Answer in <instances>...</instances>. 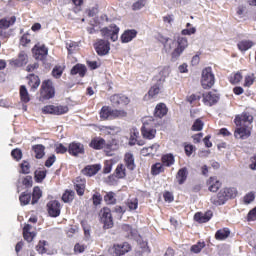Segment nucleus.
Listing matches in <instances>:
<instances>
[{
	"label": "nucleus",
	"instance_id": "f257e3e1",
	"mask_svg": "<svg viewBox=\"0 0 256 256\" xmlns=\"http://www.w3.org/2000/svg\"><path fill=\"white\" fill-rule=\"evenodd\" d=\"M43 197V191H41V188L39 186H35L33 188V192L25 191L22 192L19 196V201L21 205H37L39 203V199Z\"/></svg>",
	"mask_w": 256,
	"mask_h": 256
},
{
	"label": "nucleus",
	"instance_id": "f03ea898",
	"mask_svg": "<svg viewBox=\"0 0 256 256\" xmlns=\"http://www.w3.org/2000/svg\"><path fill=\"white\" fill-rule=\"evenodd\" d=\"M157 125L152 117L144 119L143 125L141 127V135L143 139H148L151 141L157 135Z\"/></svg>",
	"mask_w": 256,
	"mask_h": 256
},
{
	"label": "nucleus",
	"instance_id": "7ed1b4c3",
	"mask_svg": "<svg viewBox=\"0 0 256 256\" xmlns=\"http://www.w3.org/2000/svg\"><path fill=\"white\" fill-rule=\"evenodd\" d=\"M55 97V86H53V81L44 80L40 87V101H49Z\"/></svg>",
	"mask_w": 256,
	"mask_h": 256
},
{
	"label": "nucleus",
	"instance_id": "20e7f679",
	"mask_svg": "<svg viewBox=\"0 0 256 256\" xmlns=\"http://www.w3.org/2000/svg\"><path fill=\"white\" fill-rule=\"evenodd\" d=\"M187 47H189V40H187V37L179 36L176 40V48L171 53L172 59L175 61L179 59Z\"/></svg>",
	"mask_w": 256,
	"mask_h": 256
},
{
	"label": "nucleus",
	"instance_id": "39448f33",
	"mask_svg": "<svg viewBox=\"0 0 256 256\" xmlns=\"http://www.w3.org/2000/svg\"><path fill=\"white\" fill-rule=\"evenodd\" d=\"M201 85L204 89H211L215 85V75L211 67L202 70Z\"/></svg>",
	"mask_w": 256,
	"mask_h": 256
},
{
	"label": "nucleus",
	"instance_id": "423d86ee",
	"mask_svg": "<svg viewBox=\"0 0 256 256\" xmlns=\"http://www.w3.org/2000/svg\"><path fill=\"white\" fill-rule=\"evenodd\" d=\"M93 47L99 57H105V55H109L111 51V42L105 39H97Z\"/></svg>",
	"mask_w": 256,
	"mask_h": 256
},
{
	"label": "nucleus",
	"instance_id": "0eeeda50",
	"mask_svg": "<svg viewBox=\"0 0 256 256\" xmlns=\"http://www.w3.org/2000/svg\"><path fill=\"white\" fill-rule=\"evenodd\" d=\"M119 27L116 24H111L108 27H104L100 30L102 37H109V39L115 43L119 39Z\"/></svg>",
	"mask_w": 256,
	"mask_h": 256
},
{
	"label": "nucleus",
	"instance_id": "6e6552de",
	"mask_svg": "<svg viewBox=\"0 0 256 256\" xmlns=\"http://www.w3.org/2000/svg\"><path fill=\"white\" fill-rule=\"evenodd\" d=\"M100 221L104 225V229H112L113 215L111 214V209L108 207H103L100 211Z\"/></svg>",
	"mask_w": 256,
	"mask_h": 256
},
{
	"label": "nucleus",
	"instance_id": "1a4fd4ad",
	"mask_svg": "<svg viewBox=\"0 0 256 256\" xmlns=\"http://www.w3.org/2000/svg\"><path fill=\"white\" fill-rule=\"evenodd\" d=\"M253 129L252 126H249L247 124H243L241 126H237V128L234 131V137L235 139H249L251 137V130Z\"/></svg>",
	"mask_w": 256,
	"mask_h": 256
},
{
	"label": "nucleus",
	"instance_id": "9d476101",
	"mask_svg": "<svg viewBox=\"0 0 256 256\" xmlns=\"http://www.w3.org/2000/svg\"><path fill=\"white\" fill-rule=\"evenodd\" d=\"M32 53L37 61H45L49 55V48L45 45H35L32 48Z\"/></svg>",
	"mask_w": 256,
	"mask_h": 256
},
{
	"label": "nucleus",
	"instance_id": "9b49d317",
	"mask_svg": "<svg viewBox=\"0 0 256 256\" xmlns=\"http://www.w3.org/2000/svg\"><path fill=\"white\" fill-rule=\"evenodd\" d=\"M131 251V244L129 242H123L121 244H114L112 247L113 256H123Z\"/></svg>",
	"mask_w": 256,
	"mask_h": 256
},
{
	"label": "nucleus",
	"instance_id": "f8f14e48",
	"mask_svg": "<svg viewBox=\"0 0 256 256\" xmlns=\"http://www.w3.org/2000/svg\"><path fill=\"white\" fill-rule=\"evenodd\" d=\"M68 153L72 157H79V155H85V146L80 142H72L68 146Z\"/></svg>",
	"mask_w": 256,
	"mask_h": 256
},
{
	"label": "nucleus",
	"instance_id": "ddd939ff",
	"mask_svg": "<svg viewBox=\"0 0 256 256\" xmlns=\"http://www.w3.org/2000/svg\"><path fill=\"white\" fill-rule=\"evenodd\" d=\"M236 127H241V125H251L253 123V115L249 112H243L241 115H236L234 119Z\"/></svg>",
	"mask_w": 256,
	"mask_h": 256
},
{
	"label": "nucleus",
	"instance_id": "4468645a",
	"mask_svg": "<svg viewBox=\"0 0 256 256\" xmlns=\"http://www.w3.org/2000/svg\"><path fill=\"white\" fill-rule=\"evenodd\" d=\"M221 180L217 176H211L206 180V187L211 193H217L221 189Z\"/></svg>",
	"mask_w": 256,
	"mask_h": 256
},
{
	"label": "nucleus",
	"instance_id": "2eb2a0df",
	"mask_svg": "<svg viewBox=\"0 0 256 256\" xmlns=\"http://www.w3.org/2000/svg\"><path fill=\"white\" fill-rule=\"evenodd\" d=\"M47 211L50 217H59L61 215V203L57 200H51L47 203Z\"/></svg>",
	"mask_w": 256,
	"mask_h": 256
},
{
	"label": "nucleus",
	"instance_id": "dca6fc26",
	"mask_svg": "<svg viewBox=\"0 0 256 256\" xmlns=\"http://www.w3.org/2000/svg\"><path fill=\"white\" fill-rule=\"evenodd\" d=\"M187 179H189V169L187 167L180 168L175 175L176 183L178 185H185Z\"/></svg>",
	"mask_w": 256,
	"mask_h": 256
},
{
	"label": "nucleus",
	"instance_id": "f3484780",
	"mask_svg": "<svg viewBox=\"0 0 256 256\" xmlns=\"http://www.w3.org/2000/svg\"><path fill=\"white\" fill-rule=\"evenodd\" d=\"M202 97L204 105H207L208 107H213V105H216V103L219 102V94L215 92L202 94Z\"/></svg>",
	"mask_w": 256,
	"mask_h": 256
},
{
	"label": "nucleus",
	"instance_id": "a211bd4d",
	"mask_svg": "<svg viewBox=\"0 0 256 256\" xmlns=\"http://www.w3.org/2000/svg\"><path fill=\"white\" fill-rule=\"evenodd\" d=\"M213 218V211L208 210L205 213L203 212H197L194 215V221L196 223H209L211 219Z\"/></svg>",
	"mask_w": 256,
	"mask_h": 256
},
{
	"label": "nucleus",
	"instance_id": "6ab92c4d",
	"mask_svg": "<svg viewBox=\"0 0 256 256\" xmlns=\"http://www.w3.org/2000/svg\"><path fill=\"white\" fill-rule=\"evenodd\" d=\"M98 171H101V164L87 165L81 170V173L85 177H93L97 175Z\"/></svg>",
	"mask_w": 256,
	"mask_h": 256
},
{
	"label": "nucleus",
	"instance_id": "aec40b11",
	"mask_svg": "<svg viewBox=\"0 0 256 256\" xmlns=\"http://www.w3.org/2000/svg\"><path fill=\"white\" fill-rule=\"evenodd\" d=\"M28 61L29 57L27 56V53H25V51H21L18 54V58L10 61V65H12L13 67H23V65L28 63Z\"/></svg>",
	"mask_w": 256,
	"mask_h": 256
},
{
	"label": "nucleus",
	"instance_id": "412c9836",
	"mask_svg": "<svg viewBox=\"0 0 256 256\" xmlns=\"http://www.w3.org/2000/svg\"><path fill=\"white\" fill-rule=\"evenodd\" d=\"M28 81V85L30 87V91L35 92L39 89V85H41V79L35 74H29L26 77Z\"/></svg>",
	"mask_w": 256,
	"mask_h": 256
},
{
	"label": "nucleus",
	"instance_id": "4be33fe9",
	"mask_svg": "<svg viewBox=\"0 0 256 256\" xmlns=\"http://www.w3.org/2000/svg\"><path fill=\"white\" fill-rule=\"evenodd\" d=\"M99 117L101 121H113V108L110 106H103L100 109Z\"/></svg>",
	"mask_w": 256,
	"mask_h": 256
},
{
	"label": "nucleus",
	"instance_id": "5701e85b",
	"mask_svg": "<svg viewBox=\"0 0 256 256\" xmlns=\"http://www.w3.org/2000/svg\"><path fill=\"white\" fill-rule=\"evenodd\" d=\"M210 203H212V205H215V207H220L221 205H225V203H227V200L222 190H220L217 194L211 196Z\"/></svg>",
	"mask_w": 256,
	"mask_h": 256
},
{
	"label": "nucleus",
	"instance_id": "b1692460",
	"mask_svg": "<svg viewBox=\"0 0 256 256\" xmlns=\"http://www.w3.org/2000/svg\"><path fill=\"white\" fill-rule=\"evenodd\" d=\"M121 229L122 233H124L125 237L128 239H135V237L139 235V231L129 224H123Z\"/></svg>",
	"mask_w": 256,
	"mask_h": 256
},
{
	"label": "nucleus",
	"instance_id": "393cba45",
	"mask_svg": "<svg viewBox=\"0 0 256 256\" xmlns=\"http://www.w3.org/2000/svg\"><path fill=\"white\" fill-rule=\"evenodd\" d=\"M167 113H169V108H167V104L159 103L156 105L154 110V117L158 119H163V117H165Z\"/></svg>",
	"mask_w": 256,
	"mask_h": 256
},
{
	"label": "nucleus",
	"instance_id": "a878e982",
	"mask_svg": "<svg viewBox=\"0 0 256 256\" xmlns=\"http://www.w3.org/2000/svg\"><path fill=\"white\" fill-rule=\"evenodd\" d=\"M70 75H79L81 78L85 77L87 75V66L81 63L74 65L70 70Z\"/></svg>",
	"mask_w": 256,
	"mask_h": 256
},
{
	"label": "nucleus",
	"instance_id": "bb28decb",
	"mask_svg": "<svg viewBox=\"0 0 256 256\" xmlns=\"http://www.w3.org/2000/svg\"><path fill=\"white\" fill-rule=\"evenodd\" d=\"M89 147L95 151H101L105 147V139L102 137H94L89 143Z\"/></svg>",
	"mask_w": 256,
	"mask_h": 256
},
{
	"label": "nucleus",
	"instance_id": "cd10ccee",
	"mask_svg": "<svg viewBox=\"0 0 256 256\" xmlns=\"http://www.w3.org/2000/svg\"><path fill=\"white\" fill-rule=\"evenodd\" d=\"M159 147L160 146L157 143L149 147H144L141 149V155H143V157H155L157 151H159Z\"/></svg>",
	"mask_w": 256,
	"mask_h": 256
},
{
	"label": "nucleus",
	"instance_id": "c85d7f7f",
	"mask_svg": "<svg viewBox=\"0 0 256 256\" xmlns=\"http://www.w3.org/2000/svg\"><path fill=\"white\" fill-rule=\"evenodd\" d=\"M16 21H17V17H15V16H12L10 18L5 17V18L0 19V33L2 31L9 29V27H13V25H15Z\"/></svg>",
	"mask_w": 256,
	"mask_h": 256
},
{
	"label": "nucleus",
	"instance_id": "c756f323",
	"mask_svg": "<svg viewBox=\"0 0 256 256\" xmlns=\"http://www.w3.org/2000/svg\"><path fill=\"white\" fill-rule=\"evenodd\" d=\"M31 229H33V226L30 224H25L23 227V237L27 243H31L37 236V233L31 232Z\"/></svg>",
	"mask_w": 256,
	"mask_h": 256
},
{
	"label": "nucleus",
	"instance_id": "7c9ffc66",
	"mask_svg": "<svg viewBox=\"0 0 256 256\" xmlns=\"http://www.w3.org/2000/svg\"><path fill=\"white\" fill-rule=\"evenodd\" d=\"M135 37H137V30H125L120 37L121 43H131V40L135 39Z\"/></svg>",
	"mask_w": 256,
	"mask_h": 256
},
{
	"label": "nucleus",
	"instance_id": "2f4dec72",
	"mask_svg": "<svg viewBox=\"0 0 256 256\" xmlns=\"http://www.w3.org/2000/svg\"><path fill=\"white\" fill-rule=\"evenodd\" d=\"M157 41H159V43H162L165 51H168V52L171 51V49H173V45H175V41H172V43H169V41H171V38L165 37L162 34H158Z\"/></svg>",
	"mask_w": 256,
	"mask_h": 256
},
{
	"label": "nucleus",
	"instance_id": "473e14b6",
	"mask_svg": "<svg viewBox=\"0 0 256 256\" xmlns=\"http://www.w3.org/2000/svg\"><path fill=\"white\" fill-rule=\"evenodd\" d=\"M254 45H255V42L247 39L241 40L237 43L238 50L241 51L242 53L249 51V49H251Z\"/></svg>",
	"mask_w": 256,
	"mask_h": 256
},
{
	"label": "nucleus",
	"instance_id": "72a5a7b5",
	"mask_svg": "<svg viewBox=\"0 0 256 256\" xmlns=\"http://www.w3.org/2000/svg\"><path fill=\"white\" fill-rule=\"evenodd\" d=\"M203 97V94L201 92H198L196 94H191L187 96L186 101L190 103V105H193L194 107H199L201 105V98Z\"/></svg>",
	"mask_w": 256,
	"mask_h": 256
},
{
	"label": "nucleus",
	"instance_id": "f704fd0d",
	"mask_svg": "<svg viewBox=\"0 0 256 256\" xmlns=\"http://www.w3.org/2000/svg\"><path fill=\"white\" fill-rule=\"evenodd\" d=\"M161 163L164 167H173L175 165V156L172 153L164 154L161 157Z\"/></svg>",
	"mask_w": 256,
	"mask_h": 256
},
{
	"label": "nucleus",
	"instance_id": "c9c22d12",
	"mask_svg": "<svg viewBox=\"0 0 256 256\" xmlns=\"http://www.w3.org/2000/svg\"><path fill=\"white\" fill-rule=\"evenodd\" d=\"M228 81L231 85H239L243 81V73L241 71L233 72L228 77Z\"/></svg>",
	"mask_w": 256,
	"mask_h": 256
},
{
	"label": "nucleus",
	"instance_id": "e433bc0d",
	"mask_svg": "<svg viewBox=\"0 0 256 256\" xmlns=\"http://www.w3.org/2000/svg\"><path fill=\"white\" fill-rule=\"evenodd\" d=\"M231 235V230L229 228H222L216 231L215 239L216 241H225Z\"/></svg>",
	"mask_w": 256,
	"mask_h": 256
},
{
	"label": "nucleus",
	"instance_id": "4c0bfd02",
	"mask_svg": "<svg viewBox=\"0 0 256 256\" xmlns=\"http://www.w3.org/2000/svg\"><path fill=\"white\" fill-rule=\"evenodd\" d=\"M124 163L130 171L135 169V157L131 152H128L124 155Z\"/></svg>",
	"mask_w": 256,
	"mask_h": 256
},
{
	"label": "nucleus",
	"instance_id": "58836bf2",
	"mask_svg": "<svg viewBox=\"0 0 256 256\" xmlns=\"http://www.w3.org/2000/svg\"><path fill=\"white\" fill-rule=\"evenodd\" d=\"M19 95L22 103H29L31 101V95H29V91L25 85L20 86Z\"/></svg>",
	"mask_w": 256,
	"mask_h": 256
},
{
	"label": "nucleus",
	"instance_id": "ea45409f",
	"mask_svg": "<svg viewBox=\"0 0 256 256\" xmlns=\"http://www.w3.org/2000/svg\"><path fill=\"white\" fill-rule=\"evenodd\" d=\"M36 159H43L45 157V146L43 144H36L32 146Z\"/></svg>",
	"mask_w": 256,
	"mask_h": 256
},
{
	"label": "nucleus",
	"instance_id": "a19ab883",
	"mask_svg": "<svg viewBox=\"0 0 256 256\" xmlns=\"http://www.w3.org/2000/svg\"><path fill=\"white\" fill-rule=\"evenodd\" d=\"M222 193L224 195V198H226V201H229V199H235L237 197V188H223Z\"/></svg>",
	"mask_w": 256,
	"mask_h": 256
},
{
	"label": "nucleus",
	"instance_id": "79ce46f5",
	"mask_svg": "<svg viewBox=\"0 0 256 256\" xmlns=\"http://www.w3.org/2000/svg\"><path fill=\"white\" fill-rule=\"evenodd\" d=\"M160 84H154L148 91L147 95L145 97H148V99H155L159 93H161V87Z\"/></svg>",
	"mask_w": 256,
	"mask_h": 256
},
{
	"label": "nucleus",
	"instance_id": "37998d69",
	"mask_svg": "<svg viewBox=\"0 0 256 256\" xmlns=\"http://www.w3.org/2000/svg\"><path fill=\"white\" fill-rule=\"evenodd\" d=\"M18 183H21L26 189H31L33 187V176L27 175L20 177Z\"/></svg>",
	"mask_w": 256,
	"mask_h": 256
},
{
	"label": "nucleus",
	"instance_id": "c03bdc74",
	"mask_svg": "<svg viewBox=\"0 0 256 256\" xmlns=\"http://www.w3.org/2000/svg\"><path fill=\"white\" fill-rule=\"evenodd\" d=\"M115 177L117 179H125L127 177V169L125 168V165L118 164L115 169Z\"/></svg>",
	"mask_w": 256,
	"mask_h": 256
},
{
	"label": "nucleus",
	"instance_id": "a18cd8bd",
	"mask_svg": "<svg viewBox=\"0 0 256 256\" xmlns=\"http://www.w3.org/2000/svg\"><path fill=\"white\" fill-rule=\"evenodd\" d=\"M152 175H160V173H165V166L162 162H156L151 166Z\"/></svg>",
	"mask_w": 256,
	"mask_h": 256
},
{
	"label": "nucleus",
	"instance_id": "49530a36",
	"mask_svg": "<svg viewBox=\"0 0 256 256\" xmlns=\"http://www.w3.org/2000/svg\"><path fill=\"white\" fill-rule=\"evenodd\" d=\"M22 175H29L31 173V164L29 161L23 160L22 163H20V171Z\"/></svg>",
	"mask_w": 256,
	"mask_h": 256
},
{
	"label": "nucleus",
	"instance_id": "de8ad7c7",
	"mask_svg": "<svg viewBox=\"0 0 256 256\" xmlns=\"http://www.w3.org/2000/svg\"><path fill=\"white\" fill-rule=\"evenodd\" d=\"M47 177V170H36L34 172V179L36 183H43V180Z\"/></svg>",
	"mask_w": 256,
	"mask_h": 256
},
{
	"label": "nucleus",
	"instance_id": "09e8293b",
	"mask_svg": "<svg viewBox=\"0 0 256 256\" xmlns=\"http://www.w3.org/2000/svg\"><path fill=\"white\" fill-rule=\"evenodd\" d=\"M99 131L104 133V135H115L117 132L116 126H100Z\"/></svg>",
	"mask_w": 256,
	"mask_h": 256
},
{
	"label": "nucleus",
	"instance_id": "8fccbe9b",
	"mask_svg": "<svg viewBox=\"0 0 256 256\" xmlns=\"http://www.w3.org/2000/svg\"><path fill=\"white\" fill-rule=\"evenodd\" d=\"M125 99H127L125 98V96L114 94L113 96H111L110 101L112 105H114L115 107H118V105H121L123 101H125Z\"/></svg>",
	"mask_w": 256,
	"mask_h": 256
},
{
	"label": "nucleus",
	"instance_id": "3c124183",
	"mask_svg": "<svg viewBox=\"0 0 256 256\" xmlns=\"http://www.w3.org/2000/svg\"><path fill=\"white\" fill-rule=\"evenodd\" d=\"M19 43L22 47H27L31 44V34L29 32L24 33L19 40Z\"/></svg>",
	"mask_w": 256,
	"mask_h": 256
},
{
	"label": "nucleus",
	"instance_id": "603ef678",
	"mask_svg": "<svg viewBox=\"0 0 256 256\" xmlns=\"http://www.w3.org/2000/svg\"><path fill=\"white\" fill-rule=\"evenodd\" d=\"M125 117H127V111L119 110V109H113V111H112V120L113 119H125Z\"/></svg>",
	"mask_w": 256,
	"mask_h": 256
},
{
	"label": "nucleus",
	"instance_id": "864d4df0",
	"mask_svg": "<svg viewBox=\"0 0 256 256\" xmlns=\"http://www.w3.org/2000/svg\"><path fill=\"white\" fill-rule=\"evenodd\" d=\"M104 201L107 205H115L117 203V199L115 198V193L113 192H108L104 196Z\"/></svg>",
	"mask_w": 256,
	"mask_h": 256
},
{
	"label": "nucleus",
	"instance_id": "5fc2aeb1",
	"mask_svg": "<svg viewBox=\"0 0 256 256\" xmlns=\"http://www.w3.org/2000/svg\"><path fill=\"white\" fill-rule=\"evenodd\" d=\"M203 249H205V242L199 241L196 244L191 246L190 251L192 253H201V251H203Z\"/></svg>",
	"mask_w": 256,
	"mask_h": 256
},
{
	"label": "nucleus",
	"instance_id": "6e6d98bb",
	"mask_svg": "<svg viewBox=\"0 0 256 256\" xmlns=\"http://www.w3.org/2000/svg\"><path fill=\"white\" fill-rule=\"evenodd\" d=\"M205 123L202 122L200 118L196 119L191 127V131H203Z\"/></svg>",
	"mask_w": 256,
	"mask_h": 256
},
{
	"label": "nucleus",
	"instance_id": "4d7b16f0",
	"mask_svg": "<svg viewBox=\"0 0 256 256\" xmlns=\"http://www.w3.org/2000/svg\"><path fill=\"white\" fill-rule=\"evenodd\" d=\"M74 197L75 192L66 190L65 193L62 195V201H64V203H71Z\"/></svg>",
	"mask_w": 256,
	"mask_h": 256
},
{
	"label": "nucleus",
	"instance_id": "13d9d810",
	"mask_svg": "<svg viewBox=\"0 0 256 256\" xmlns=\"http://www.w3.org/2000/svg\"><path fill=\"white\" fill-rule=\"evenodd\" d=\"M63 71H65V69L62 66H55L52 70V76L55 79H61V76L63 75Z\"/></svg>",
	"mask_w": 256,
	"mask_h": 256
},
{
	"label": "nucleus",
	"instance_id": "bf43d9fd",
	"mask_svg": "<svg viewBox=\"0 0 256 256\" xmlns=\"http://www.w3.org/2000/svg\"><path fill=\"white\" fill-rule=\"evenodd\" d=\"M147 5V0H138L132 4V11H139Z\"/></svg>",
	"mask_w": 256,
	"mask_h": 256
},
{
	"label": "nucleus",
	"instance_id": "052dcab7",
	"mask_svg": "<svg viewBox=\"0 0 256 256\" xmlns=\"http://www.w3.org/2000/svg\"><path fill=\"white\" fill-rule=\"evenodd\" d=\"M11 156L15 161H21V159H23V151L19 148H15L11 151Z\"/></svg>",
	"mask_w": 256,
	"mask_h": 256
},
{
	"label": "nucleus",
	"instance_id": "680f3d73",
	"mask_svg": "<svg viewBox=\"0 0 256 256\" xmlns=\"http://www.w3.org/2000/svg\"><path fill=\"white\" fill-rule=\"evenodd\" d=\"M65 113H69V106H55L54 115H65Z\"/></svg>",
	"mask_w": 256,
	"mask_h": 256
},
{
	"label": "nucleus",
	"instance_id": "e2e57ef3",
	"mask_svg": "<svg viewBox=\"0 0 256 256\" xmlns=\"http://www.w3.org/2000/svg\"><path fill=\"white\" fill-rule=\"evenodd\" d=\"M87 184H75L74 189L79 197H83L85 195V189Z\"/></svg>",
	"mask_w": 256,
	"mask_h": 256
},
{
	"label": "nucleus",
	"instance_id": "0e129e2a",
	"mask_svg": "<svg viewBox=\"0 0 256 256\" xmlns=\"http://www.w3.org/2000/svg\"><path fill=\"white\" fill-rule=\"evenodd\" d=\"M184 147V151H185V155L187 157H191V155H193V152L195 151V146H193L192 144H189L187 142H185L183 144Z\"/></svg>",
	"mask_w": 256,
	"mask_h": 256
},
{
	"label": "nucleus",
	"instance_id": "69168bd1",
	"mask_svg": "<svg viewBox=\"0 0 256 256\" xmlns=\"http://www.w3.org/2000/svg\"><path fill=\"white\" fill-rule=\"evenodd\" d=\"M255 83V74L246 75L244 78V87H251Z\"/></svg>",
	"mask_w": 256,
	"mask_h": 256
},
{
	"label": "nucleus",
	"instance_id": "338daca9",
	"mask_svg": "<svg viewBox=\"0 0 256 256\" xmlns=\"http://www.w3.org/2000/svg\"><path fill=\"white\" fill-rule=\"evenodd\" d=\"M103 201V197L99 192H96L92 195V203L94 207H98V205H101V202Z\"/></svg>",
	"mask_w": 256,
	"mask_h": 256
},
{
	"label": "nucleus",
	"instance_id": "774afa93",
	"mask_svg": "<svg viewBox=\"0 0 256 256\" xmlns=\"http://www.w3.org/2000/svg\"><path fill=\"white\" fill-rule=\"evenodd\" d=\"M43 115H55V105H46L42 108Z\"/></svg>",
	"mask_w": 256,
	"mask_h": 256
}]
</instances>
